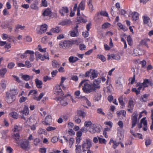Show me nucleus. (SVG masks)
<instances>
[{"label":"nucleus","mask_w":153,"mask_h":153,"mask_svg":"<svg viewBox=\"0 0 153 153\" xmlns=\"http://www.w3.org/2000/svg\"><path fill=\"white\" fill-rule=\"evenodd\" d=\"M88 80H84L80 83L79 87L80 88L82 85V89L83 92L86 94H88L94 91L95 90L92 84H89L87 82Z\"/></svg>","instance_id":"nucleus-1"},{"label":"nucleus","mask_w":153,"mask_h":153,"mask_svg":"<svg viewBox=\"0 0 153 153\" xmlns=\"http://www.w3.org/2000/svg\"><path fill=\"white\" fill-rule=\"evenodd\" d=\"M101 130V126L97 123L93 124L89 128V131L91 134L99 133Z\"/></svg>","instance_id":"nucleus-2"},{"label":"nucleus","mask_w":153,"mask_h":153,"mask_svg":"<svg viewBox=\"0 0 153 153\" xmlns=\"http://www.w3.org/2000/svg\"><path fill=\"white\" fill-rule=\"evenodd\" d=\"M92 146V142L89 139H87L84 140L82 144V148L83 152L87 151L90 149Z\"/></svg>","instance_id":"nucleus-3"},{"label":"nucleus","mask_w":153,"mask_h":153,"mask_svg":"<svg viewBox=\"0 0 153 153\" xmlns=\"http://www.w3.org/2000/svg\"><path fill=\"white\" fill-rule=\"evenodd\" d=\"M85 7V0H82L79 4L78 7L77 4H75L74 8V11H77V15H79L80 13V10H83Z\"/></svg>","instance_id":"nucleus-4"},{"label":"nucleus","mask_w":153,"mask_h":153,"mask_svg":"<svg viewBox=\"0 0 153 153\" xmlns=\"http://www.w3.org/2000/svg\"><path fill=\"white\" fill-rule=\"evenodd\" d=\"M62 97H58L57 100L59 101L58 104L62 106H65L68 105L69 100L67 98V94Z\"/></svg>","instance_id":"nucleus-5"},{"label":"nucleus","mask_w":153,"mask_h":153,"mask_svg":"<svg viewBox=\"0 0 153 153\" xmlns=\"http://www.w3.org/2000/svg\"><path fill=\"white\" fill-rule=\"evenodd\" d=\"M98 76L97 71L93 69H91L89 71L86 72L85 73V77H90L91 79L97 78Z\"/></svg>","instance_id":"nucleus-6"},{"label":"nucleus","mask_w":153,"mask_h":153,"mask_svg":"<svg viewBox=\"0 0 153 153\" xmlns=\"http://www.w3.org/2000/svg\"><path fill=\"white\" fill-rule=\"evenodd\" d=\"M17 144L20 146L23 149H27L30 148V145L29 142L27 140L22 139L19 140V142H17Z\"/></svg>","instance_id":"nucleus-7"},{"label":"nucleus","mask_w":153,"mask_h":153,"mask_svg":"<svg viewBox=\"0 0 153 153\" xmlns=\"http://www.w3.org/2000/svg\"><path fill=\"white\" fill-rule=\"evenodd\" d=\"M142 18L144 25H146L150 27H152V23L150 18L148 16L146 15H144Z\"/></svg>","instance_id":"nucleus-8"},{"label":"nucleus","mask_w":153,"mask_h":153,"mask_svg":"<svg viewBox=\"0 0 153 153\" xmlns=\"http://www.w3.org/2000/svg\"><path fill=\"white\" fill-rule=\"evenodd\" d=\"M48 26L46 24L41 25L38 27L36 29V33L37 34H42L44 33L47 30Z\"/></svg>","instance_id":"nucleus-9"},{"label":"nucleus","mask_w":153,"mask_h":153,"mask_svg":"<svg viewBox=\"0 0 153 153\" xmlns=\"http://www.w3.org/2000/svg\"><path fill=\"white\" fill-rule=\"evenodd\" d=\"M16 98L15 96L12 95L10 93L8 92H6V101L9 103H11L15 101Z\"/></svg>","instance_id":"nucleus-10"},{"label":"nucleus","mask_w":153,"mask_h":153,"mask_svg":"<svg viewBox=\"0 0 153 153\" xmlns=\"http://www.w3.org/2000/svg\"><path fill=\"white\" fill-rule=\"evenodd\" d=\"M124 130L123 129H120L117 128V139L119 140V142H121L123 140L124 137Z\"/></svg>","instance_id":"nucleus-11"},{"label":"nucleus","mask_w":153,"mask_h":153,"mask_svg":"<svg viewBox=\"0 0 153 153\" xmlns=\"http://www.w3.org/2000/svg\"><path fill=\"white\" fill-rule=\"evenodd\" d=\"M39 59L42 61H44L45 59L49 60L50 59L49 55L48 53L42 55L39 53L36 57V60L38 61Z\"/></svg>","instance_id":"nucleus-12"},{"label":"nucleus","mask_w":153,"mask_h":153,"mask_svg":"<svg viewBox=\"0 0 153 153\" xmlns=\"http://www.w3.org/2000/svg\"><path fill=\"white\" fill-rule=\"evenodd\" d=\"M54 93L57 95L63 96L64 95L63 92L60 86L56 85L54 88Z\"/></svg>","instance_id":"nucleus-13"},{"label":"nucleus","mask_w":153,"mask_h":153,"mask_svg":"<svg viewBox=\"0 0 153 153\" xmlns=\"http://www.w3.org/2000/svg\"><path fill=\"white\" fill-rule=\"evenodd\" d=\"M29 112V110L28 107L26 105H25L23 110L20 111V113L22 115V118L25 120V118L24 116L28 115Z\"/></svg>","instance_id":"nucleus-14"},{"label":"nucleus","mask_w":153,"mask_h":153,"mask_svg":"<svg viewBox=\"0 0 153 153\" xmlns=\"http://www.w3.org/2000/svg\"><path fill=\"white\" fill-rule=\"evenodd\" d=\"M138 114L137 112H134L131 116V120L132 122V127L133 128L136 125L137 121V117Z\"/></svg>","instance_id":"nucleus-15"},{"label":"nucleus","mask_w":153,"mask_h":153,"mask_svg":"<svg viewBox=\"0 0 153 153\" xmlns=\"http://www.w3.org/2000/svg\"><path fill=\"white\" fill-rule=\"evenodd\" d=\"M136 86L138 87L137 89L134 88H133L132 89V91L133 92H135L137 95L140 94V90L143 87L142 85V83L140 82H138L136 84Z\"/></svg>","instance_id":"nucleus-16"},{"label":"nucleus","mask_w":153,"mask_h":153,"mask_svg":"<svg viewBox=\"0 0 153 153\" xmlns=\"http://www.w3.org/2000/svg\"><path fill=\"white\" fill-rule=\"evenodd\" d=\"M34 53V52L33 51L27 50L25 51L24 53L20 54L19 55L20 58L22 59H24L27 58L29 54Z\"/></svg>","instance_id":"nucleus-17"},{"label":"nucleus","mask_w":153,"mask_h":153,"mask_svg":"<svg viewBox=\"0 0 153 153\" xmlns=\"http://www.w3.org/2000/svg\"><path fill=\"white\" fill-rule=\"evenodd\" d=\"M70 42L68 41H62L60 42L59 43V46L60 48H65L69 46Z\"/></svg>","instance_id":"nucleus-18"},{"label":"nucleus","mask_w":153,"mask_h":153,"mask_svg":"<svg viewBox=\"0 0 153 153\" xmlns=\"http://www.w3.org/2000/svg\"><path fill=\"white\" fill-rule=\"evenodd\" d=\"M52 121L51 116V115H48L46 117L44 121H42V123L46 125H49Z\"/></svg>","instance_id":"nucleus-19"},{"label":"nucleus","mask_w":153,"mask_h":153,"mask_svg":"<svg viewBox=\"0 0 153 153\" xmlns=\"http://www.w3.org/2000/svg\"><path fill=\"white\" fill-rule=\"evenodd\" d=\"M68 12V9L66 7H63L59 10V12L62 16H64Z\"/></svg>","instance_id":"nucleus-20"},{"label":"nucleus","mask_w":153,"mask_h":153,"mask_svg":"<svg viewBox=\"0 0 153 153\" xmlns=\"http://www.w3.org/2000/svg\"><path fill=\"white\" fill-rule=\"evenodd\" d=\"M1 38L3 40H6L8 39V40L10 42H11V40L13 42H15L14 40L13 39V37L11 36H9L6 34H3L1 36Z\"/></svg>","instance_id":"nucleus-21"},{"label":"nucleus","mask_w":153,"mask_h":153,"mask_svg":"<svg viewBox=\"0 0 153 153\" xmlns=\"http://www.w3.org/2000/svg\"><path fill=\"white\" fill-rule=\"evenodd\" d=\"M142 84L143 88L147 87L149 85H153L150 80L146 79L144 80Z\"/></svg>","instance_id":"nucleus-22"},{"label":"nucleus","mask_w":153,"mask_h":153,"mask_svg":"<svg viewBox=\"0 0 153 153\" xmlns=\"http://www.w3.org/2000/svg\"><path fill=\"white\" fill-rule=\"evenodd\" d=\"M141 123L143 124L144 127L143 128V130L144 131H146L148 129L147 124V120H146V117H143L141 120Z\"/></svg>","instance_id":"nucleus-23"},{"label":"nucleus","mask_w":153,"mask_h":153,"mask_svg":"<svg viewBox=\"0 0 153 153\" xmlns=\"http://www.w3.org/2000/svg\"><path fill=\"white\" fill-rule=\"evenodd\" d=\"M101 79L98 78L97 79L94 80V85H93L95 89L96 88H99L100 87L99 86V84L101 82Z\"/></svg>","instance_id":"nucleus-24"},{"label":"nucleus","mask_w":153,"mask_h":153,"mask_svg":"<svg viewBox=\"0 0 153 153\" xmlns=\"http://www.w3.org/2000/svg\"><path fill=\"white\" fill-rule=\"evenodd\" d=\"M77 20L78 22H85L86 21L85 18V16L84 15H82L81 16L80 15V14L79 15H78L77 14Z\"/></svg>","instance_id":"nucleus-25"},{"label":"nucleus","mask_w":153,"mask_h":153,"mask_svg":"<svg viewBox=\"0 0 153 153\" xmlns=\"http://www.w3.org/2000/svg\"><path fill=\"white\" fill-rule=\"evenodd\" d=\"M35 82L36 86L38 88H40L42 87L43 82L42 81L39 80L38 79H36L35 80Z\"/></svg>","instance_id":"nucleus-26"},{"label":"nucleus","mask_w":153,"mask_h":153,"mask_svg":"<svg viewBox=\"0 0 153 153\" xmlns=\"http://www.w3.org/2000/svg\"><path fill=\"white\" fill-rule=\"evenodd\" d=\"M79 59L76 57L71 56L68 59V60L70 62L74 63L79 60Z\"/></svg>","instance_id":"nucleus-27"},{"label":"nucleus","mask_w":153,"mask_h":153,"mask_svg":"<svg viewBox=\"0 0 153 153\" xmlns=\"http://www.w3.org/2000/svg\"><path fill=\"white\" fill-rule=\"evenodd\" d=\"M79 35V33L77 29V27L72 31L71 33V35L72 37H75Z\"/></svg>","instance_id":"nucleus-28"},{"label":"nucleus","mask_w":153,"mask_h":153,"mask_svg":"<svg viewBox=\"0 0 153 153\" xmlns=\"http://www.w3.org/2000/svg\"><path fill=\"white\" fill-rule=\"evenodd\" d=\"M133 20L134 21H136L139 19V14L135 12H133L131 14Z\"/></svg>","instance_id":"nucleus-29"},{"label":"nucleus","mask_w":153,"mask_h":153,"mask_svg":"<svg viewBox=\"0 0 153 153\" xmlns=\"http://www.w3.org/2000/svg\"><path fill=\"white\" fill-rule=\"evenodd\" d=\"M51 9L50 8H47L44 11L42 15L44 16H48L51 14Z\"/></svg>","instance_id":"nucleus-30"},{"label":"nucleus","mask_w":153,"mask_h":153,"mask_svg":"<svg viewBox=\"0 0 153 153\" xmlns=\"http://www.w3.org/2000/svg\"><path fill=\"white\" fill-rule=\"evenodd\" d=\"M87 2L91 11H92L94 10L92 4V0H87Z\"/></svg>","instance_id":"nucleus-31"},{"label":"nucleus","mask_w":153,"mask_h":153,"mask_svg":"<svg viewBox=\"0 0 153 153\" xmlns=\"http://www.w3.org/2000/svg\"><path fill=\"white\" fill-rule=\"evenodd\" d=\"M19 137L20 135L19 133L14 134L13 136V138L15 140L16 143L17 144V142H19Z\"/></svg>","instance_id":"nucleus-32"},{"label":"nucleus","mask_w":153,"mask_h":153,"mask_svg":"<svg viewBox=\"0 0 153 153\" xmlns=\"http://www.w3.org/2000/svg\"><path fill=\"white\" fill-rule=\"evenodd\" d=\"M76 153H81L82 152V146L77 145H76Z\"/></svg>","instance_id":"nucleus-33"},{"label":"nucleus","mask_w":153,"mask_h":153,"mask_svg":"<svg viewBox=\"0 0 153 153\" xmlns=\"http://www.w3.org/2000/svg\"><path fill=\"white\" fill-rule=\"evenodd\" d=\"M52 65L53 68H57L59 67L60 64L56 60H53L52 61Z\"/></svg>","instance_id":"nucleus-34"},{"label":"nucleus","mask_w":153,"mask_h":153,"mask_svg":"<svg viewBox=\"0 0 153 153\" xmlns=\"http://www.w3.org/2000/svg\"><path fill=\"white\" fill-rule=\"evenodd\" d=\"M10 91L11 95L14 96L17 94L19 92V91L17 88L11 89Z\"/></svg>","instance_id":"nucleus-35"},{"label":"nucleus","mask_w":153,"mask_h":153,"mask_svg":"<svg viewBox=\"0 0 153 153\" xmlns=\"http://www.w3.org/2000/svg\"><path fill=\"white\" fill-rule=\"evenodd\" d=\"M78 114L82 118L85 117L87 115V113L82 111H79L77 112Z\"/></svg>","instance_id":"nucleus-36"},{"label":"nucleus","mask_w":153,"mask_h":153,"mask_svg":"<svg viewBox=\"0 0 153 153\" xmlns=\"http://www.w3.org/2000/svg\"><path fill=\"white\" fill-rule=\"evenodd\" d=\"M0 85L3 89H5L7 86V81L4 79L2 80L0 83Z\"/></svg>","instance_id":"nucleus-37"},{"label":"nucleus","mask_w":153,"mask_h":153,"mask_svg":"<svg viewBox=\"0 0 153 153\" xmlns=\"http://www.w3.org/2000/svg\"><path fill=\"white\" fill-rule=\"evenodd\" d=\"M7 71V69L5 68H3L1 70L0 69V76L2 77H3Z\"/></svg>","instance_id":"nucleus-38"},{"label":"nucleus","mask_w":153,"mask_h":153,"mask_svg":"<svg viewBox=\"0 0 153 153\" xmlns=\"http://www.w3.org/2000/svg\"><path fill=\"white\" fill-rule=\"evenodd\" d=\"M93 124L92 123L91 121L90 120H88L85 121L84 123V126L85 128H88V127H90V126H91Z\"/></svg>","instance_id":"nucleus-39"},{"label":"nucleus","mask_w":153,"mask_h":153,"mask_svg":"<svg viewBox=\"0 0 153 153\" xmlns=\"http://www.w3.org/2000/svg\"><path fill=\"white\" fill-rule=\"evenodd\" d=\"M139 51H141L139 49H135L134 50V53H133V55L134 56H136L137 55H142V54L140 53Z\"/></svg>","instance_id":"nucleus-40"},{"label":"nucleus","mask_w":153,"mask_h":153,"mask_svg":"<svg viewBox=\"0 0 153 153\" xmlns=\"http://www.w3.org/2000/svg\"><path fill=\"white\" fill-rule=\"evenodd\" d=\"M112 59L119 60L120 59V56L118 54L111 55Z\"/></svg>","instance_id":"nucleus-41"},{"label":"nucleus","mask_w":153,"mask_h":153,"mask_svg":"<svg viewBox=\"0 0 153 153\" xmlns=\"http://www.w3.org/2000/svg\"><path fill=\"white\" fill-rule=\"evenodd\" d=\"M130 132L134 136L138 137L139 139H142V135L141 134L137 133H135L131 130Z\"/></svg>","instance_id":"nucleus-42"},{"label":"nucleus","mask_w":153,"mask_h":153,"mask_svg":"<svg viewBox=\"0 0 153 153\" xmlns=\"http://www.w3.org/2000/svg\"><path fill=\"white\" fill-rule=\"evenodd\" d=\"M71 23V21L68 20L64 21L60 23V25L62 26L68 25Z\"/></svg>","instance_id":"nucleus-43"},{"label":"nucleus","mask_w":153,"mask_h":153,"mask_svg":"<svg viewBox=\"0 0 153 153\" xmlns=\"http://www.w3.org/2000/svg\"><path fill=\"white\" fill-rule=\"evenodd\" d=\"M60 28L59 27H56L51 29V31L53 33H59L60 31Z\"/></svg>","instance_id":"nucleus-44"},{"label":"nucleus","mask_w":153,"mask_h":153,"mask_svg":"<svg viewBox=\"0 0 153 153\" xmlns=\"http://www.w3.org/2000/svg\"><path fill=\"white\" fill-rule=\"evenodd\" d=\"M38 51L41 53H45L46 52L47 48H42L41 46L39 45L38 46Z\"/></svg>","instance_id":"nucleus-45"},{"label":"nucleus","mask_w":153,"mask_h":153,"mask_svg":"<svg viewBox=\"0 0 153 153\" xmlns=\"http://www.w3.org/2000/svg\"><path fill=\"white\" fill-rule=\"evenodd\" d=\"M44 95L43 93H41L38 97L35 96L33 98L38 101H40Z\"/></svg>","instance_id":"nucleus-46"},{"label":"nucleus","mask_w":153,"mask_h":153,"mask_svg":"<svg viewBox=\"0 0 153 153\" xmlns=\"http://www.w3.org/2000/svg\"><path fill=\"white\" fill-rule=\"evenodd\" d=\"M74 140L73 138H71L69 139V140H68V146L70 148H71L72 147V146L74 143Z\"/></svg>","instance_id":"nucleus-47"},{"label":"nucleus","mask_w":153,"mask_h":153,"mask_svg":"<svg viewBox=\"0 0 153 153\" xmlns=\"http://www.w3.org/2000/svg\"><path fill=\"white\" fill-rule=\"evenodd\" d=\"M134 102L133 100H131L129 101L128 107L133 109L134 107Z\"/></svg>","instance_id":"nucleus-48"},{"label":"nucleus","mask_w":153,"mask_h":153,"mask_svg":"<svg viewBox=\"0 0 153 153\" xmlns=\"http://www.w3.org/2000/svg\"><path fill=\"white\" fill-rule=\"evenodd\" d=\"M10 116L13 118L16 119L18 118V115L17 113L15 112H13L10 113Z\"/></svg>","instance_id":"nucleus-49"},{"label":"nucleus","mask_w":153,"mask_h":153,"mask_svg":"<svg viewBox=\"0 0 153 153\" xmlns=\"http://www.w3.org/2000/svg\"><path fill=\"white\" fill-rule=\"evenodd\" d=\"M31 8L33 10H38L39 7L37 6V4L35 3H33L30 5Z\"/></svg>","instance_id":"nucleus-50"},{"label":"nucleus","mask_w":153,"mask_h":153,"mask_svg":"<svg viewBox=\"0 0 153 153\" xmlns=\"http://www.w3.org/2000/svg\"><path fill=\"white\" fill-rule=\"evenodd\" d=\"M97 58L100 59L103 62H104L106 60L105 58L103 55L101 54H98L97 55Z\"/></svg>","instance_id":"nucleus-51"},{"label":"nucleus","mask_w":153,"mask_h":153,"mask_svg":"<svg viewBox=\"0 0 153 153\" xmlns=\"http://www.w3.org/2000/svg\"><path fill=\"white\" fill-rule=\"evenodd\" d=\"M110 23L108 22H106L104 23L102 25V29H106L110 27Z\"/></svg>","instance_id":"nucleus-52"},{"label":"nucleus","mask_w":153,"mask_h":153,"mask_svg":"<svg viewBox=\"0 0 153 153\" xmlns=\"http://www.w3.org/2000/svg\"><path fill=\"white\" fill-rule=\"evenodd\" d=\"M127 40L128 44L130 46L131 45H132V39L130 36H128L127 37Z\"/></svg>","instance_id":"nucleus-53"},{"label":"nucleus","mask_w":153,"mask_h":153,"mask_svg":"<svg viewBox=\"0 0 153 153\" xmlns=\"http://www.w3.org/2000/svg\"><path fill=\"white\" fill-rule=\"evenodd\" d=\"M22 78L24 80L27 81L30 79V77L27 75H24L22 76Z\"/></svg>","instance_id":"nucleus-54"},{"label":"nucleus","mask_w":153,"mask_h":153,"mask_svg":"<svg viewBox=\"0 0 153 153\" xmlns=\"http://www.w3.org/2000/svg\"><path fill=\"white\" fill-rule=\"evenodd\" d=\"M119 102L121 105L123 106L125 105V103L123 101V97L121 96L118 99Z\"/></svg>","instance_id":"nucleus-55"},{"label":"nucleus","mask_w":153,"mask_h":153,"mask_svg":"<svg viewBox=\"0 0 153 153\" xmlns=\"http://www.w3.org/2000/svg\"><path fill=\"white\" fill-rule=\"evenodd\" d=\"M117 124L119 126V127L118 128H120V129H123V122L121 121H119L117 123Z\"/></svg>","instance_id":"nucleus-56"},{"label":"nucleus","mask_w":153,"mask_h":153,"mask_svg":"<svg viewBox=\"0 0 153 153\" xmlns=\"http://www.w3.org/2000/svg\"><path fill=\"white\" fill-rule=\"evenodd\" d=\"M15 65V64L13 62L9 63L7 65V68L10 69H12Z\"/></svg>","instance_id":"nucleus-57"},{"label":"nucleus","mask_w":153,"mask_h":153,"mask_svg":"<svg viewBox=\"0 0 153 153\" xmlns=\"http://www.w3.org/2000/svg\"><path fill=\"white\" fill-rule=\"evenodd\" d=\"M48 38L47 36H45L42 38L41 42L44 44H46L48 42Z\"/></svg>","instance_id":"nucleus-58"},{"label":"nucleus","mask_w":153,"mask_h":153,"mask_svg":"<svg viewBox=\"0 0 153 153\" xmlns=\"http://www.w3.org/2000/svg\"><path fill=\"white\" fill-rule=\"evenodd\" d=\"M80 93L81 92L79 90L76 91L74 93V95L75 96L76 98L79 99L80 98V96H79L80 95Z\"/></svg>","instance_id":"nucleus-59"},{"label":"nucleus","mask_w":153,"mask_h":153,"mask_svg":"<svg viewBox=\"0 0 153 153\" xmlns=\"http://www.w3.org/2000/svg\"><path fill=\"white\" fill-rule=\"evenodd\" d=\"M99 143H100L105 144L106 143V140L104 138L98 137Z\"/></svg>","instance_id":"nucleus-60"},{"label":"nucleus","mask_w":153,"mask_h":153,"mask_svg":"<svg viewBox=\"0 0 153 153\" xmlns=\"http://www.w3.org/2000/svg\"><path fill=\"white\" fill-rule=\"evenodd\" d=\"M152 143V140L149 139H147L146 140L145 145L146 147L148 146Z\"/></svg>","instance_id":"nucleus-61"},{"label":"nucleus","mask_w":153,"mask_h":153,"mask_svg":"<svg viewBox=\"0 0 153 153\" xmlns=\"http://www.w3.org/2000/svg\"><path fill=\"white\" fill-rule=\"evenodd\" d=\"M38 133L39 134H46L45 130L42 128L39 129L38 131Z\"/></svg>","instance_id":"nucleus-62"},{"label":"nucleus","mask_w":153,"mask_h":153,"mask_svg":"<svg viewBox=\"0 0 153 153\" xmlns=\"http://www.w3.org/2000/svg\"><path fill=\"white\" fill-rule=\"evenodd\" d=\"M41 6L44 7H46L48 6L47 2L46 0H42Z\"/></svg>","instance_id":"nucleus-63"},{"label":"nucleus","mask_w":153,"mask_h":153,"mask_svg":"<svg viewBox=\"0 0 153 153\" xmlns=\"http://www.w3.org/2000/svg\"><path fill=\"white\" fill-rule=\"evenodd\" d=\"M97 112L99 114H101L103 116L105 115V113L103 111V110L101 108H99L97 110Z\"/></svg>","instance_id":"nucleus-64"}]
</instances>
